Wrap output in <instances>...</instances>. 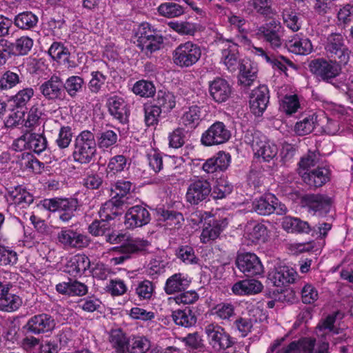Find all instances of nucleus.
<instances>
[{"label":"nucleus","instance_id":"1","mask_svg":"<svg viewBox=\"0 0 353 353\" xmlns=\"http://www.w3.org/2000/svg\"><path fill=\"white\" fill-rule=\"evenodd\" d=\"M283 339L276 340L269 347L268 352L273 353H328L329 343L321 341L316 343L315 339L303 338L298 341H292L288 345L277 349L283 341Z\"/></svg>","mask_w":353,"mask_h":353},{"label":"nucleus","instance_id":"2","mask_svg":"<svg viewBox=\"0 0 353 353\" xmlns=\"http://www.w3.org/2000/svg\"><path fill=\"white\" fill-rule=\"evenodd\" d=\"M97 153V144L94 134L89 130L79 133L74 141L72 158L81 164L89 163Z\"/></svg>","mask_w":353,"mask_h":353},{"label":"nucleus","instance_id":"3","mask_svg":"<svg viewBox=\"0 0 353 353\" xmlns=\"http://www.w3.org/2000/svg\"><path fill=\"white\" fill-rule=\"evenodd\" d=\"M201 57L200 47L192 42L186 41L179 45L172 52L174 63L179 68H190L198 62Z\"/></svg>","mask_w":353,"mask_h":353},{"label":"nucleus","instance_id":"4","mask_svg":"<svg viewBox=\"0 0 353 353\" xmlns=\"http://www.w3.org/2000/svg\"><path fill=\"white\" fill-rule=\"evenodd\" d=\"M137 36V46L147 54L159 50L163 45V37L158 34L148 23H142L139 25Z\"/></svg>","mask_w":353,"mask_h":353},{"label":"nucleus","instance_id":"5","mask_svg":"<svg viewBox=\"0 0 353 353\" xmlns=\"http://www.w3.org/2000/svg\"><path fill=\"white\" fill-rule=\"evenodd\" d=\"M41 205L47 210L57 212L63 222H68L74 216L78 202L74 199L54 198L44 199Z\"/></svg>","mask_w":353,"mask_h":353},{"label":"nucleus","instance_id":"6","mask_svg":"<svg viewBox=\"0 0 353 353\" xmlns=\"http://www.w3.org/2000/svg\"><path fill=\"white\" fill-rule=\"evenodd\" d=\"M212 192L210 182L202 178L190 181L185 193V201L192 205H198L209 201Z\"/></svg>","mask_w":353,"mask_h":353},{"label":"nucleus","instance_id":"7","mask_svg":"<svg viewBox=\"0 0 353 353\" xmlns=\"http://www.w3.org/2000/svg\"><path fill=\"white\" fill-rule=\"evenodd\" d=\"M59 243L64 248L81 250L89 246L90 237L77 230L63 228L57 234Z\"/></svg>","mask_w":353,"mask_h":353},{"label":"nucleus","instance_id":"8","mask_svg":"<svg viewBox=\"0 0 353 353\" xmlns=\"http://www.w3.org/2000/svg\"><path fill=\"white\" fill-rule=\"evenodd\" d=\"M207 340L212 347L220 351L230 347L233 341L225 329L216 323H210L205 327Z\"/></svg>","mask_w":353,"mask_h":353},{"label":"nucleus","instance_id":"9","mask_svg":"<svg viewBox=\"0 0 353 353\" xmlns=\"http://www.w3.org/2000/svg\"><path fill=\"white\" fill-rule=\"evenodd\" d=\"M253 210L260 215H270L274 211L278 214H283L287 212L285 205L279 203L278 199L271 193L265 194L252 202Z\"/></svg>","mask_w":353,"mask_h":353},{"label":"nucleus","instance_id":"10","mask_svg":"<svg viewBox=\"0 0 353 353\" xmlns=\"http://www.w3.org/2000/svg\"><path fill=\"white\" fill-rule=\"evenodd\" d=\"M251 145L254 155L265 162H270L278 153L277 145L259 132L254 134Z\"/></svg>","mask_w":353,"mask_h":353},{"label":"nucleus","instance_id":"11","mask_svg":"<svg viewBox=\"0 0 353 353\" xmlns=\"http://www.w3.org/2000/svg\"><path fill=\"white\" fill-rule=\"evenodd\" d=\"M230 137V131L225 125L216 121L203 133L201 141L205 146L216 145L226 143Z\"/></svg>","mask_w":353,"mask_h":353},{"label":"nucleus","instance_id":"12","mask_svg":"<svg viewBox=\"0 0 353 353\" xmlns=\"http://www.w3.org/2000/svg\"><path fill=\"white\" fill-rule=\"evenodd\" d=\"M236 265L248 276L261 275L264 272L259 258L254 253L243 252L237 255Z\"/></svg>","mask_w":353,"mask_h":353},{"label":"nucleus","instance_id":"13","mask_svg":"<svg viewBox=\"0 0 353 353\" xmlns=\"http://www.w3.org/2000/svg\"><path fill=\"white\" fill-rule=\"evenodd\" d=\"M221 63L231 72L235 71L239 65L240 58L238 44L229 39H221Z\"/></svg>","mask_w":353,"mask_h":353},{"label":"nucleus","instance_id":"14","mask_svg":"<svg viewBox=\"0 0 353 353\" xmlns=\"http://www.w3.org/2000/svg\"><path fill=\"white\" fill-rule=\"evenodd\" d=\"M303 201L308 212L314 216L323 217L331 208L330 198L323 194H307Z\"/></svg>","mask_w":353,"mask_h":353},{"label":"nucleus","instance_id":"15","mask_svg":"<svg viewBox=\"0 0 353 353\" xmlns=\"http://www.w3.org/2000/svg\"><path fill=\"white\" fill-rule=\"evenodd\" d=\"M310 71L323 81H328L337 77L341 72V67L333 61L317 59L310 64Z\"/></svg>","mask_w":353,"mask_h":353},{"label":"nucleus","instance_id":"16","mask_svg":"<svg viewBox=\"0 0 353 353\" xmlns=\"http://www.w3.org/2000/svg\"><path fill=\"white\" fill-rule=\"evenodd\" d=\"M151 216L149 211L142 205L130 208L125 214L124 225L127 229L133 230L148 224Z\"/></svg>","mask_w":353,"mask_h":353},{"label":"nucleus","instance_id":"17","mask_svg":"<svg viewBox=\"0 0 353 353\" xmlns=\"http://www.w3.org/2000/svg\"><path fill=\"white\" fill-rule=\"evenodd\" d=\"M282 26L279 21L272 20L267 23L257 30V34L268 42L272 48H278L282 45L281 32Z\"/></svg>","mask_w":353,"mask_h":353},{"label":"nucleus","instance_id":"18","mask_svg":"<svg viewBox=\"0 0 353 353\" xmlns=\"http://www.w3.org/2000/svg\"><path fill=\"white\" fill-rule=\"evenodd\" d=\"M55 326L56 323L54 318L45 313L33 316L26 325L27 330L34 334L51 332Z\"/></svg>","mask_w":353,"mask_h":353},{"label":"nucleus","instance_id":"19","mask_svg":"<svg viewBox=\"0 0 353 353\" xmlns=\"http://www.w3.org/2000/svg\"><path fill=\"white\" fill-rule=\"evenodd\" d=\"M39 90L44 97L48 100H63L65 97L63 82L57 75L52 76L49 80L43 83Z\"/></svg>","mask_w":353,"mask_h":353},{"label":"nucleus","instance_id":"20","mask_svg":"<svg viewBox=\"0 0 353 353\" xmlns=\"http://www.w3.org/2000/svg\"><path fill=\"white\" fill-rule=\"evenodd\" d=\"M269 91L265 85H261L254 90L250 99L251 112L257 117L261 116L269 103Z\"/></svg>","mask_w":353,"mask_h":353},{"label":"nucleus","instance_id":"21","mask_svg":"<svg viewBox=\"0 0 353 353\" xmlns=\"http://www.w3.org/2000/svg\"><path fill=\"white\" fill-rule=\"evenodd\" d=\"M107 106L109 113L114 119L121 123L127 122L130 110L123 98L117 95L112 96L108 99Z\"/></svg>","mask_w":353,"mask_h":353},{"label":"nucleus","instance_id":"22","mask_svg":"<svg viewBox=\"0 0 353 353\" xmlns=\"http://www.w3.org/2000/svg\"><path fill=\"white\" fill-rule=\"evenodd\" d=\"M230 155L223 151L207 159L202 165V170L207 174L225 171L230 163Z\"/></svg>","mask_w":353,"mask_h":353},{"label":"nucleus","instance_id":"23","mask_svg":"<svg viewBox=\"0 0 353 353\" xmlns=\"http://www.w3.org/2000/svg\"><path fill=\"white\" fill-rule=\"evenodd\" d=\"M209 92L215 102L221 103L225 102L229 99L232 90L226 80L217 77L209 82Z\"/></svg>","mask_w":353,"mask_h":353},{"label":"nucleus","instance_id":"24","mask_svg":"<svg viewBox=\"0 0 353 353\" xmlns=\"http://www.w3.org/2000/svg\"><path fill=\"white\" fill-rule=\"evenodd\" d=\"M226 218L216 219L209 223L202 230L200 241L203 243H210L216 239L228 226Z\"/></svg>","mask_w":353,"mask_h":353},{"label":"nucleus","instance_id":"25","mask_svg":"<svg viewBox=\"0 0 353 353\" xmlns=\"http://www.w3.org/2000/svg\"><path fill=\"white\" fill-rule=\"evenodd\" d=\"M268 279L274 285L282 287L295 281L296 272L287 266H280L269 272Z\"/></svg>","mask_w":353,"mask_h":353},{"label":"nucleus","instance_id":"26","mask_svg":"<svg viewBox=\"0 0 353 353\" xmlns=\"http://www.w3.org/2000/svg\"><path fill=\"white\" fill-rule=\"evenodd\" d=\"M288 50L297 55H307L313 50L311 41L305 37L296 34L285 42Z\"/></svg>","mask_w":353,"mask_h":353},{"label":"nucleus","instance_id":"27","mask_svg":"<svg viewBox=\"0 0 353 353\" xmlns=\"http://www.w3.org/2000/svg\"><path fill=\"white\" fill-rule=\"evenodd\" d=\"M191 283L190 277L183 273H176L170 276L164 286L167 294H173L185 290Z\"/></svg>","mask_w":353,"mask_h":353},{"label":"nucleus","instance_id":"28","mask_svg":"<svg viewBox=\"0 0 353 353\" xmlns=\"http://www.w3.org/2000/svg\"><path fill=\"white\" fill-rule=\"evenodd\" d=\"M54 126L59 129L58 137L55 140L57 145L60 149H65L69 147L72 139V129L70 126L61 125L56 120H49L45 125L44 128H48L50 126Z\"/></svg>","mask_w":353,"mask_h":353},{"label":"nucleus","instance_id":"29","mask_svg":"<svg viewBox=\"0 0 353 353\" xmlns=\"http://www.w3.org/2000/svg\"><path fill=\"white\" fill-rule=\"evenodd\" d=\"M252 52L263 58L267 63H270L273 68L278 69L285 74H287L288 65L294 67L293 63L289 59L283 56L271 57L261 48L252 47Z\"/></svg>","mask_w":353,"mask_h":353},{"label":"nucleus","instance_id":"30","mask_svg":"<svg viewBox=\"0 0 353 353\" xmlns=\"http://www.w3.org/2000/svg\"><path fill=\"white\" fill-rule=\"evenodd\" d=\"M263 289L262 283L255 279H245L236 282L232 288L236 295L255 294Z\"/></svg>","mask_w":353,"mask_h":353},{"label":"nucleus","instance_id":"31","mask_svg":"<svg viewBox=\"0 0 353 353\" xmlns=\"http://www.w3.org/2000/svg\"><path fill=\"white\" fill-rule=\"evenodd\" d=\"M90 260L85 254L72 256L66 264V271L72 276L81 275L90 266Z\"/></svg>","mask_w":353,"mask_h":353},{"label":"nucleus","instance_id":"32","mask_svg":"<svg viewBox=\"0 0 353 353\" xmlns=\"http://www.w3.org/2000/svg\"><path fill=\"white\" fill-rule=\"evenodd\" d=\"M56 290L59 293L68 296H81L88 292V287L84 283L72 280L58 283Z\"/></svg>","mask_w":353,"mask_h":353},{"label":"nucleus","instance_id":"33","mask_svg":"<svg viewBox=\"0 0 353 353\" xmlns=\"http://www.w3.org/2000/svg\"><path fill=\"white\" fill-rule=\"evenodd\" d=\"M330 179V170L325 167H319L303 176V181L311 187H321Z\"/></svg>","mask_w":353,"mask_h":353},{"label":"nucleus","instance_id":"34","mask_svg":"<svg viewBox=\"0 0 353 353\" xmlns=\"http://www.w3.org/2000/svg\"><path fill=\"white\" fill-rule=\"evenodd\" d=\"M282 228L290 233H305L308 234L312 228L307 221L301 220L299 218L292 216H285L282 220Z\"/></svg>","mask_w":353,"mask_h":353},{"label":"nucleus","instance_id":"35","mask_svg":"<svg viewBox=\"0 0 353 353\" xmlns=\"http://www.w3.org/2000/svg\"><path fill=\"white\" fill-rule=\"evenodd\" d=\"M317 125V115L315 113L303 115L294 126V132L298 136H305L314 131Z\"/></svg>","mask_w":353,"mask_h":353},{"label":"nucleus","instance_id":"36","mask_svg":"<svg viewBox=\"0 0 353 353\" xmlns=\"http://www.w3.org/2000/svg\"><path fill=\"white\" fill-rule=\"evenodd\" d=\"M150 245V242L143 238H132L127 234V239L125 243L119 249L121 253H127L130 256L131 254L145 250Z\"/></svg>","mask_w":353,"mask_h":353},{"label":"nucleus","instance_id":"37","mask_svg":"<svg viewBox=\"0 0 353 353\" xmlns=\"http://www.w3.org/2000/svg\"><path fill=\"white\" fill-rule=\"evenodd\" d=\"M22 304L21 299L9 292L8 288H3L0 293V309L6 312L18 310Z\"/></svg>","mask_w":353,"mask_h":353},{"label":"nucleus","instance_id":"38","mask_svg":"<svg viewBox=\"0 0 353 353\" xmlns=\"http://www.w3.org/2000/svg\"><path fill=\"white\" fill-rule=\"evenodd\" d=\"M151 347V342L143 335L132 334L128 337L127 352L145 353Z\"/></svg>","mask_w":353,"mask_h":353},{"label":"nucleus","instance_id":"39","mask_svg":"<svg viewBox=\"0 0 353 353\" xmlns=\"http://www.w3.org/2000/svg\"><path fill=\"white\" fill-rule=\"evenodd\" d=\"M109 342L116 353H127L128 337L121 330H112L109 335Z\"/></svg>","mask_w":353,"mask_h":353},{"label":"nucleus","instance_id":"40","mask_svg":"<svg viewBox=\"0 0 353 353\" xmlns=\"http://www.w3.org/2000/svg\"><path fill=\"white\" fill-rule=\"evenodd\" d=\"M244 236L252 243L265 241L268 236V229L263 223H248L245 226Z\"/></svg>","mask_w":353,"mask_h":353},{"label":"nucleus","instance_id":"41","mask_svg":"<svg viewBox=\"0 0 353 353\" xmlns=\"http://www.w3.org/2000/svg\"><path fill=\"white\" fill-rule=\"evenodd\" d=\"M6 197L8 202L14 205L29 204L33 201L32 195L21 186L10 190Z\"/></svg>","mask_w":353,"mask_h":353},{"label":"nucleus","instance_id":"42","mask_svg":"<svg viewBox=\"0 0 353 353\" xmlns=\"http://www.w3.org/2000/svg\"><path fill=\"white\" fill-rule=\"evenodd\" d=\"M319 156L317 150H309L307 153L301 157L299 163L298 172L302 179L305 175H307L310 168L318 163Z\"/></svg>","mask_w":353,"mask_h":353},{"label":"nucleus","instance_id":"43","mask_svg":"<svg viewBox=\"0 0 353 353\" xmlns=\"http://www.w3.org/2000/svg\"><path fill=\"white\" fill-rule=\"evenodd\" d=\"M128 160L124 155H116L110 159L107 165V176H115L128 168Z\"/></svg>","mask_w":353,"mask_h":353},{"label":"nucleus","instance_id":"44","mask_svg":"<svg viewBox=\"0 0 353 353\" xmlns=\"http://www.w3.org/2000/svg\"><path fill=\"white\" fill-rule=\"evenodd\" d=\"M272 0H249L248 6L252 12L268 17L275 13L272 8Z\"/></svg>","mask_w":353,"mask_h":353},{"label":"nucleus","instance_id":"45","mask_svg":"<svg viewBox=\"0 0 353 353\" xmlns=\"http://www.w3.org/2000/svg\"><path fill=\"white\" fill-rule=\"evenodd\" d=\"M301 108L300 99L297 94L285 95L280 103L279 109L288 115L296 113Z\"/></svg>","mask_w":353,"mask_h":353},{"label":"nucleus","instance_id":"46","mask_svg":"<svg viewBox=\"0 0 353 353\" xmlns=\"http://www.w3.org/2000/svg\"><path fill=\"white\" fill-rule=\"evenodd\" d=\"M335 319L336 317L334 315L327 316L326 319L316 327L317 335L321 336L326 340L327 337H330L331 335L339 334L340 332L339 330L334 328Z\"/></svg>","mask_w":353,"mask_h":353},{"label":"nucleus","instance_id":"47","mask_svg":"<svg viewBox=\"0 0 353 353\" xmlns=\"http://www.w3.org/2000/svg\"><path fill=\"white\" fill-rule=\"evenodd\" d=\"M157 10L160 15L167 18L178 17L185 12L183 6L173 2L161 3Z\"/></svg>","mask_w":353,"mask_h":353},{"label":"nucleus","instance_id":"48","mask_svg":"<svg viewBox=\"0 0 353 353\" xmlns=\"http://www.w3.org/2000/svg\"><path fill=\"white\" fill-rule=\"evenodd\" d=\"M14 22L20 29L30 30L37 25L38 18L31 12H23L15 17Z\"/></svg>","mask_w":353,"mask_h":353},{"label":"nucleus","instance_id":"49","mask_svg":"<svg viewBox=\"0 0 353 353\" xmlns=\"http://www.w3.org/2000/svg\"><path fill=\"white\" fill-rule=\"evenodd\" d=\"M284 24L293 32L301 29V21L296 12L292 8H285L282 12Z\"/></svg>","mask_w":353,"mask_h":353},{"label":"nucleus","instance_id":"50","mask_svg":"<svg viewBox=\"0 0 353 353\" xmlns=\"http://www.w3.org/2000/svg\"><path fill=\"white\" fill-rule=\"evenodd\" d=\"M156 101L157 105L164 112H170L176 105L175 97L169 91L159 90Z\"/></svg>","mask_w":353,"mask_h":353},{"label":"nucleus","instance_id":"51","mask_svg":"<svg viewBox=\"0 0 353 353\" xmlns=\"http://www.w3.org/2000/svg\"><path fill=\"white\" fill-rule=\"evenodd\" d=\"M48 54L53 60L59 63L68 61L70 52L60 42H54L48 49Z\"/></svg>","mask_w":353,"mask_h":353},{"label":"nucleus","instance_id":"52","mask_svg":"<svg viewBox=\"0 0 353 353\" xmlns=\"http://www.w3.org/2000/svg\"><path fill=\"white\" fill-rule=\"evenodd\" d=\"M132 92L136 95L148 98L154 96L156 92V88L152 81L139 80L134 84L132 87Z\"/></svg>","mask_w":353,"mask_h":353},{"label":"nucleus","instance_id":"53","mask_svg":"<svg viewBox=\"0 0 353 353\" xmlns=\"http://www.w3.org/2000/svg\"><path fill=\"white\" fill-rule=\"evenodd\" d=\"M154 291L155 285L149 280H143L139 282L135 288V294L141 301L150 300L154 294Z\"/></svg>","mask_w":353,"mask_h":353},{"label":"nucleus","instance_id":"54","mask_svg":"<svg viewBox=\"0 0 353 353\" xmlns=\"http://www.w3.org/2000/svg\"><path fill=\"white\" fill-rule=\"evenodd\" d=\"M132 183L129 181L119 180L112 187V192H115L114 197L118 196L122 203L127 202L128 195H131Z\"/></svg>","mask_w":353,"mask_h":353},{"label":"nucleus","instance_id":"55","mask_svg":"<svg viewBox=\"0 0 353 353\" xmlns=\"http://www.w3.org/2000/svg\"><path fill=\"white\" fill-rule=\"evenodd\" d=\"M168 26L182 35H194L197 30L196 25L189 21H170Z\"/></svg>","mask_w":353,"mask_h":353},{"label":"nucleus","instance_id":"56","mask_svg":"<svg viewBox=\"0 0 353 353\" xmlns=\"http://www.w3.org/2000/svg\"><path fill=\"white\" fill-rule=\"evenodd\" d=\"M119 210V205L114 201L110 200L101 207L99 211V217L107 221L112 220L120 214Z\"/></svg>","mask_w":353,"mask_h":353},{"label":"nucleus","instance_id":"57","mask_svg":"<svg viewBox=\"0 0 353 353\" xmlns=\"http://www.w3.org/2000/svg\"><path fill=\"white\" fill-rule=\"evenodd\" d=\"M200 110L196 105L189 108L181 117V122L183 125L190 128H195L200 121Z\"/></svg>","mask_w":353,"mask_h":353},{"label":"nucleus","instance_id":"58","mask_svg":"<svg viewBox=\"0 0 353 353\" xmlns=\"http://www.w3.org/2000/svg\"><path fill=\"white\" fill-rule=\"evenodd\" d=\"M83 83L84 81L82 77L71 76L63 83V90H66L69 96L74 97L81 90Z\"/></svg>","mask_w":353,"mask_h":353},{"label":"nucleus","instance_id":"59","mask_svg":"<svg viewBox=\"0 0 353 353\" xmlns=\"http://www.w3.org/2000/svg\"><path fill=\"white\" fill-rule=\"evenodd\" d=\"M117 139V134L112 130H108L99 134L97 137V145L100 149L105 150L115 145Z\"/></svg>","mask_w":353,"mask_h":353},{"label":"nucleus","instance_id":"60","mask_svg":"<svg viewBox=\"0 0 353 353\" xmlns=\"http://www.w3.org/2000/svg\"><path fill=\"white\" fill-rule=\"evenodd\" d=\"M29 150H32L37 154L43 152L48 145L46 138L37 133H29Z\"/></svg>","mask_w":353,"mask_h":353},{"label":"nucleus","instance_id":"61","mask_svg":"<svg viewBox=\"0 0 353 353\" xmlns=\"http://www.w3.org/2000/svg\"><path fill=\"white\" fill-rule=\"evenodd\" d=\"M345 46H347L345 44L343 36L341 34L332 33L327 37L325 50L327 54H328Z\"/></svg>","mask_w":353,"mask_h":353},{"label":"nucleus","instance_id":"62","mask_svg":"<svg viewBox=\"0 0 353 353\" xmlns=\"http://www.w3.org/2000/svg\"><path fill=\"white\" fill-rule=\"evenodd\" d=\"M176 255L186 265L196 264L199 262L194 248L190 245H182L179 248Z\"/></svg>","mask_w":353,"mask_h":353},{"label":"nucleus","instance_id":"63","mask_svg":"<svg viewBox=\"0 0 353 353\" xmlns=\"http://www.w3.org/2000/svg\"><path fill=\"white\" fill-rule=\"evenodd\" d=\"M146 157L148 165L152 170L159 172L163 169V155L159 150L152 148L147 152Z\"/></svg>","mask_w":353,"mask_h":353},{"label":"nucleus","instance_id":"64","mask_svg":"<svg viewBox=\"0 0 353 353\" xmlns=\"http://www.w3.org/2000/svg\"><path fill=\"white\" fill-rule=\"evenodd\" d=\"M172 318L176 324L184 327L192 326L196 322L195 317L189 310L174 311L172 314Z\"/></svg>","mask_w":353,"mask_h":353}]
</instances>
